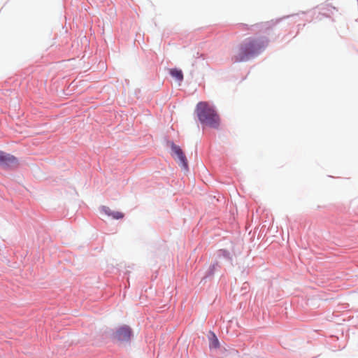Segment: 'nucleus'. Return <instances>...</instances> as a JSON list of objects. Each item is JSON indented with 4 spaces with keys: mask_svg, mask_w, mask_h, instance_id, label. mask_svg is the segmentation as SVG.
<instances>
[{
    "mask_svg": "<svg viewBox=\"0 0 358 358\" xmlns=\"http://www.w3.org/2000/svg\"><path fill=\"white\" fill-rule=\"evenodd\" d=\"M196 113L202 124L212 128H218L220 122L219 115L208 102H199L196 107Z\"/></svg>",
    "mask_w": 358,
    "mask_h": 358,
    "instance_id": "2",
    "label": "nucleus"
},
{
    "mask_svg": "<svg viewBox=\"0 0 358 358\" xmlns=\"http://www.w3.org/2000/svg\"><path fill=\"white\" fill-rule=\"evenodd\" d=\"M101 210H102L105 214H106V215H108V216H110V217H111V215H112L111 213H112L113 210H111L110 209V208H109V207H107V206H103V207L101 208Z\"/></svg>",
    "mask_w": 358,
    "mask_h": 358,
    "instance_id": "9",
    "label": "nucleus"
},
{
    "mask_svg": "<svg viewBox=\"0 0 358 358\" xmlns=\"http://www.w3.org/2000/svg\"><path fill=\"white\" fill-rule=\"evenodd\" d=\"M267 42L260 38H248L237 48L234 55L235 62H243L259 55Z\"/></svg>",
    "mask_w": 358,
    "mask_h": 358,
    "instance_id": "1",
    "label": "nucleus"
},
{
    "mask_svg": "<svg viewBox=\"0 0 358 358\" xmlns=\"http://www.w3.org/2000/svg\"><path fill=\"white\" fill-rule=\"evenodd\" d=\"M131 336V330L128 326L120 327L115 332L114 337L120 342L129 341Z\"/></svg>",
    "mask_w": 358,
    "mask_h": 358,
    "instance_id": "5",
    "label": "nucleus"
},
{
    "mask_svg": "<svg viewBox=\"0 0 358 358\" xmlns=\"http://www.w3.org/2000/svg\"><path fill=\"white\" fill-rule=\"evenodd\" d=\"M172 155L177 158L179 164L185 170L188 168L187 158L182 149L174 143H171Z\"/></svg>",
    "mask_w": 358,
    "mask_h": 358,
    "instance_id": "3",
    "label": "nucleus"
},
{
    "mask_svg": "<svg viewBox=\"0 0 358 358\" xmlns=\"http://www.w3.org/2000/svg\"><path fill=\"white\" fill-rule=\"evenodd\" d=\"M111 214V217L116 220L122 219L124 216L123 213L119 211H113Z\"/></svg>",
    "mask_w": 358,
    "mask_h": 358,
    "instance_id": "8",
    "label": "nucleus"
},
{
    "mask_svg": "<svg viewBox=\"0 0 358 358\" xmlns=\"http://www.w3.org/2000/svg\"><path fill=\"white\" fill-rule=\"evenodd\" d=\"M171 76L176 78L178 82H181L183 80V73L181 70L178 69H170Z\"/></svg>",
    "mask_w": 358,
    "mask_h": 358,
    "instance_id": "6",
    "label": "nucleus"
},
{
    "mask_svg": "<svg viewBox=\"0 0 358 358\" xmlns=\"http://www.w3.org/2000/svg\"><path fill=\"white\" fill-rule=\"evenodd\" d=\"M18 164L17 159L14 156L0 151V166L3 167L16 166Z\"/></svg>",
    "mask_w": 358,
    "mask_h": 358,
    "instance_id": "4",
    "label": "nucleus"
},
{
    "mask_svg": "<svg viewBox=\"0 0 358 358\" xmlns=\"http://www.w3.org/2000/svg\"><path fill=\"white\" fill-rule=\"evenodd\" d=\"M220 345L219 341L216 336L213 334V338L210 339V348H218Z\"/></svg>",
    "mask_w": 358,
    "mask_h": 358,
    "instance_id": "7",
    "label": "nucleus"
}]
</instances>
